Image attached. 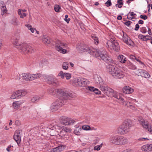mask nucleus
Returning <instances> with one entry per match:
<instances>
[{
	"instance_id": "obj_1",
	"label": "nucleus",
	"mask_w": 152,
	"mask_h": 152,
	"mask_svg": "<svg viewBox=\"0 0 152 152\" xmlns=\"http://www.w3.org/2000/svg\"><path fill=\"white\" fill-rule=\"evenodd\" d=\"M101 58L108 64L107 66V71L114 77L120 79L124 77L125 75L124 72L115 66V63L111 58Z\"/></svg>"
},
{
	"instance_id": "obj_2",
	"label": "nucleus",
	"mask_w": 152,
	"mask_h": 152,
	"mask_svg": "<svg viewBox=\"0 0 152 152\" xmlns=\"http://www.w3.org/2000/svg\"><path fill=\"white\" fill-rule=\"evenodd\" d=\"M78 51L81 52H86L94 57H109L104 51H101L99 49H94L88 47L83 43H78L76 45Z\"/></svg>"
},
{
	"instance_id": "obj_3",
	"label": "nucleus",
	"mask_w": 152,
	"mask_h": 152,
	"mask_svg": "<svg viewBox=\"0 0 152 152\" xmlns=\"http://www.w3.org/2000/svg\"><path fill=\"white\" fill-rule=\"evenodd\" d=\"M47 92L50 95L55 96L57 95L59 97L64 99H68L70 96V93L63 88L55 89L53 88H49L47 90Z\"/></svg>"
},
{
	"instance_id": "obj_4",
	"label": "nucleus",
	"mask_w": 152,
	"mask_h": 152,
	"mask_svg": "<svg viewBox=\"0 0 152 152\" xmlns=\"http://www.w3.org/2000/svg\"><path fill=\"white\" fill-rule=\"evenodd\" d=\"M132 125V122L130 120L127 119L125 120L123 124L118 128L117 130V133L121 135L127 134L130 131Z\"/></svg>"
},
{
	"instance_id": "obj_5",
	"label": "nucleus",
	"mask_w": 152,
	"mask_h": 152,
	"mask_svg": "<svg viewBox=\"0 0 152 152\" xmlns=\"http://www.w3.org/2000/svg\"><path fill=\"white\" fill-rule=\"evenodd\" d=\"M70 96L67 99L62 98L60 97L56 101L54 102L52 104L51 109L53 111H55L60 108L63 105L65 104L66 102V100L70 99L72 98V95L71 93H70Z\"/></svg>"
},
{
	"instance_id": "obj_6",
	"label": "nucleus",
	"mask_w": 152,
	"mask_h": 152,
	"mask_svg": "<svg viewBox=\"0 0 152 152\" xmlns=\"http://www.w3.org/2000/svg\"><path fill=\"white\" fill-rule=\"evenodd\" d=\"M17 48L20 52L24 54L32 53L34 52L36 50L30 45L24 43L17 45Z\"/></svg>"
},
{
	"instance_id": "obj_7",
	"label": "nucleus",
	"mask_w": 152,
	"mask_h": 152,
	"mask_svg": "<svg viewBox=\"0 0 152 152\" xmlns=\"http://www.w3.org/2000/svg\"><path fill=\"white\" fill-rule=\"evenodd\" d=\"M106 47L111 50L117 52L120 50V47L117 40L115 38H111L106 43Z\"/></svg>"
},
{
	"instance_id": "obj_8",
	"label": "nucleus",
	"mask_w": 152,
	"mask_h": 152,
	"mask_svg": "<svg viewBox=\"0 0 152 152\" xmlns=\"http://www.w3.org/2000/svg\"><path fill=\"white\" fill-rule=\"evenodd\" d=\"M72 80L75 84L78 87H83L89 84V81L87 79L83 78H74Z\"/></svg>"
},
{
	"instance_id": "obj_9",
	"label": "nucleus",
	"mask_w": 152,
	"mask_h": 152,
	"mask_svg": "<svg viewBox=\"0 0 152 152\" xmlns=\"http://www.w3.org/2000/svg\"><path fill=\"white\" fill-rule=\"evenodd\" d=\"M56 42V49L60 53L63 54L66 53V50L63 48H66L67 44L58 40Z\"/></svg>"
},
{
	"instance_id": "obj_10",
	"label": "nucleus",
	"mask_w": 152,
	"mask_h": 152,
	"mask_svg": "<svg viewBox=\"0 0 152 152\" xmlns=\"http://www.w3.org/2000/svg\"><path fill=\"white\" fill-rule=\"evenodd\" d=\"M113 96L118 99L119 100V102L122 105L124 106L127 105L128 107L133 109L132 107L133 108L134 107L132 105H130L129 106L127 105V102L124 99V96L122 94L117 92H115Z\"/></svg>"
},
{
	"instance_id": "obj_11",
	"label": "nucleus",
	"mask_w": 152,
	"mask_h": 152,
	"mask_svg": "<svg viewBox=\"0 0 152 152\" xmlns=\"http://www.w3.org/2000/svg\"><path fill=\"white\" fill-rule=\"evenodd\" d=\"M60 121L62 124L65 125H72L75 122L72 119L65 116L61 117Z\"/></svg>"
},
{
	"instance_id": "obj_12",
	"label": "nucleus",
	"mask_w": 152,
	"mask_h": 152,
	"mask_svg": "<svg viewBox=\"0 0 152 152\" xmlns=\"http://www.w3.org/2000/svg\"><path fill=\"white\" fill-rule=\"evenodd\" d=\"M47 79L48 83L54 86H58L59 84L57 79L53 75H50L48 76Z\"/></svg>"
},
{
	"instance_id": "obj_13",
	"label": "nucleus",
	"mask_w": 152,
	"mask_h": 152,
	"mask_svg": "<svg viewBox=\"0 0 152 152\" xmlns=\"http://www.w3.org/2000/svg\"><path fill=\"white\" fill-rule=\"evenodd\" d=\"M101 90L106 94L107 95H109L110 93H112L113 92V90L110 88L104 86L103 84L100 87Z\"/></svg>"
},
{
	"instance_id": "obj_14",
	"label": "nucleus",
	"mask_w": 152,
	"mask_h": 152,
	"mask_svg": "<svg viewBox=\"0 0 152 152\" xmlns=\"http://www.w3.org/2000/svg\"><path fill=\"white\" fill-rule=\"evenodd\" d=\"M123 32V41L127 45L133 46L134 45V43L133 41L128 37L127 34L124 32Z\"/></svg>"
},
{
	"instance_id": "obj_15",
	"label": "nucleus",
	"mask_w": 152,
	"mask_h": 152,
	"mask_svg": "<svg viewBox=\"0 0 152 152\" xmlns=\"http://www.w3.org/2000/svg\"><path fill=\"white\" fill-rule=\"evenodd\" d=\"M138 120L140 124L142 125L144 128L148 129L149 127V124L147 121L144 120L142 118H139Z\"/></svg>"
},
{
	"instance_id": "obj_16",
	"label": "nucleus",
	"mask_w": 152,
	"mask_h": 152,
	"mask_svg": "<svg viewBox=\"0 0 152 152\" xmlns=\"http://www.w3.org/2000/svg\"><path fill=\"white\" fill-rule=\"evenodd\" d=\"M120 136L117 135L111 136L110 138V143L116 145H119Z\"/></svg>"
},
{
	"instance_id": "obj_17",
	"label": "nucleus",
	"mask_w": 152,
	"mask_h": 152,
	"mask_svg": "<svg viewBox=\"0 0 152 152\" xmlns=\"http://www.w3.org/2000/svg\"><path fill=\"white\" fill-rule=\"evenodd\" d=\"M141 150L146 152H148L152 150V144H147L142 146L141 148Z\"/></svg>"
},
{
	"instance_id": "obj_18",
	"label": "nucleus",
	"mask_w": 152,
	"mask_h": 152,
	"mask_svg": "<svg viewBox=\"0 0 152 152\" xmlns=\"http://www.w3.org/2000/svg\"><path fill=\"white\" fill-rule=\"evenodd\" d=\"M29 77L30 80H33L36 79L40 78L42 76L40 73H36L35 74H30L28 75Z\"/></svg>"
},
{
	"instance_id": "obj_19",
	"label": "nucleus",
	"mask_w": 152,
	"mask_h": 152,
	"mask_svg": "<svg viewBox=\"0 0 152 152\" xmlns=\"http://www.w3.org/2000/svg\"><path fill=\"white\" fill-rule=\"evenodd\" d=\"M123 92L124 93L126 94H131L134 91V89L128 86H126L123 88Z\"/></svg>"
},
{
	"instance_id": "obj_20",
	"label": "nucleus",
	"mask_w": 152,
	"mask_h": 152,
	"mask_svg": "<svg viewBox=\"0 0 152 152\" xmlns=\"http://www.w3.org/2000/svg\"><path fill=\"white\" fill-rule=\"evenodd\" d=\"M42 40L43 43L45 44H50L52 41L51 38L45 35L43 36L42 38Z\"/></svg>"
},
{
	"instance_id": "obj_21",
	"label": "nucleus",
	"mask_w": 152,
	"mask_h": 152,
	"mask_svg": "<svg viewBox=\"0 0 152 152\" xmlns=\"http://www.w3.org/2000/svg\"><path fill=\"white\" fill-rule=\"evenodd\" d=\"M95 83L99 87L102 85L104 83L101 77L100 76H97L94 78Z\"/></svg>"
},
{
	"instance_id": "obj_22",
	"label": "nucleus",
	"mask_w": 152,
	"mask_h": 152,
	"mask_svg": "<svg viewBox=\"0 0 152 152\" xmlns=\"http://www.w3.org/2000/svg\"><path fill=\"white\" fill-rule=\"evenodd\" d=\"M128 142L127 139L122 136H120L119 140V145H125Z\"/></svg>"
},
{
	"instance_id": "obj_23",
	"label": "nucleus",
	"mask_w": 152,
	"mask_h": 152,
	"mask_svg": "<svg viewBox=\"0 0 152 152\" xmlns=\"http://www.w3.org/2000/svg\"><path fill=\"white\" fill-rule=\"evenodd\" d=\"M139 39H142L143 41H147L148 40H150L152 37L151 36L148 35L144 36L142 34H140L138 36Z\"/></svg>"
},
{
	"instance_id": "obj_24",
	"label": "nucleus",
	"mask_w": 152,
	"mask_h": 152,
	"mask_svg": "<svg viewBox=\"0 0 152 152\" xmlns=\"http://www.w3.org/2000/svg\"><path fill=\"white\" fill-rule=\"evenodd\" d=\"M42 96H33L31 99V101L32 102L35 103L38 102L40 99L42 98Z\"/></svg>"
},
{
	"instance_id": "obj_25",
	"label": "nucleus",
	"mask_w": 152,
	"mask_h": 152,
	"mask_svg": "<svg viewBox=\"0 0 152 152\" xmlns=\"http://www.w3.org/2000/svg\"><path fill=\"white\" fill-rule=\"evenodd\" d=\"M48 128L52 130L59 129L60 128L58 124H50L48 126Z\"/></svg>"
},
{
	"instance_id": "obj_26",
	"label": "nucleus",
	"mask_w": 152,
	"mask_h": 152,
	"mask_svg": "<svg viewBox=\"0 0 152 152\" xmlns=\"http://www.w3.org/2000/svg\"><path fill=\"white\" fill-rule=\"evenodd\" d=\"M29 75V73H23L22 74L20 78L25 80H30V78L28 76Z\"/></svg>"
},
{
	"instance_id": "obj_27",
	"label": "nucleus",
	"mask_w": 152,
	"mask_h": 152,
	"mask_svg": "<svg viewBox=\"0 0 152 152\" xmlns=\"http://www.w3.org/2000/svg\"><path fill=\"white\" fill-rule=\"evenodd\" d=\"M13 138L18 144L20 142L21 140V136L18 135L17 133H15L13 136Z\"/></svg>"
},
{
	"instance_id": "obj_28",
	"label": "nucleus",
	"mask_w": 152,
	"mask_h": 152,
	"mask_svg": "<svg viewBox=\"0 0 152 152\" xmlns=\"http://www.w3.org/2000/svg\"><path fill=\"white\" fill-rule=\"evenodd\" d=\"M91 37L92 39V41H94L95 44L96 45L98 44L99 41L98 37L96 36L95 35H91Z\"/></svg>"
},
{
	"instance_id": "obj_29",
	"label": "nucleus",
	"mask_w": 152,
	"mask_h": 152,
	"mask_svg": "<svg viewBox=\"0 0 152 152\" xmlns=\"http://www.w3.org/2000/svg\"><path fill=\"white\" fill-rule=\"evenodd\" d=\"M82 130V128L80 126L76 127L74 131V133L76 135H80Z\"/></svg>"
},
{
	"instance_id": "obj_30",
	"label": "nucleus",
	"mask_w": 152,
	"mask_h": 152,
	"mask_svg": "<svg viewBox=\"0 0 152 152\" xmlns=\"http://www.w3.org/2000/svg\"><path fill=\"white\" fill-rule=\"evenodd\" d=\"M23 11V10L19 9L18 10V14L20 16V18H23L24 17L26 16V14L22 12Z\"/></svg>"
},
{
	"instance_id": "obj_31",
	"label": "nucleus",
	"mask_w": 152,
	"mask_h": 152,
	"mask_svg": "<svg viewBox=\"0 0 152 152\" xmlns=\"http://www.w3.org/2000/svg\"><path fill=\"white\" fill-rule=\"evenodd\" d=\"M128 65L129 68L131 69L134 70L137 67L135 65L131 63L130 61H127Z\"/></svg>"
},
{
	"instance_id": "obj_32",
	"label": "nucleus",
	"mask_w": 152,
	"mask_h": 152,
	"mask_svg": "<svg viewBox=\"0 0 152 152\" xmlns=\"http://www.w3.org/2000/svg\"><path fill=\"white\" fill-rule=\"evenodd\" d=\"M144 72H145V70L140 69L137 70L136 71V73L138 75H140L142 77V74H143Z\"/></svg>"
},
{
	"instance_id": "obj_33",
	"label": "nucleus",
	"mask_w": 152,
	"mask_h": 152,
	"mask_svg": "<svg viewBox=\"0 0 152 152\" xmlns=\"http://www.w3.org/2000/svg\"><path fill=\"white\" fill-rule=\"evenodd\" d=\"M20 102L19 101L13 103V106L15 109H17L20 106Z\"/></svg>"
},
{
	"instance_id": "obj_34",
	"label": "nucleus",
	"mask_w": 152,
	"mask_h": 152,
	"mask_svg": "<svg viewBox=\"0 0 152 152\" xmlns=\"http://www.w3.org/2000/svg\"><path fill=\"white\" fill-rule=\"evenodd\" d=\"M1 10L2 13L1 14L2 15H4L5 14L7 11V8L5 6H3L1 7Z\"/></svg>"
},
{
	"instance_id": "obj_35",
	"label": "nucleus",
	"mask_w": 152,
	"mask_h": 152,
	"mask_svg": "<svg viewBox=\"0 0 152 152\" xmlns=\"http://www.w3.org/2000/svg\"><path fill=\"white\" fill-rule=\"evenodd\" d=\"M142 74V77L145 78H148L150 77L149 74L145 70V72H144L143 74Z\"/></svg>"
},
{
	"instance_id": "obj_36",
	"label": "nucleus",
	"mask_w": 152,
	"mask_h": 152,
	"mask_svg": "<svg viewBox=\"0 0 152 152\" xmlns=\"http://www.w3.org/2000/svg\"><path fill=\"white\" fill-rule=\"evenodd\" d=\"M71 131V129L66 127H64L61 131V132H69Z\"/></svg>"
},
{
	"instance_id": "obj_37",
	"label": "nucleus",
	"mask_w": 152,
	"mask_h": 152,
	"mask_svg": "<svg viewBox=\"0 0 152 152\" xmlns=\"http://www.w3.org/2000/svg\"><path fill=\"white\" fill-rule=\"evenodd\" d=\"M82 129L86 131L90 130L91 127L88 125H84L82 126Z\"/></svg>"
},
{
	"instance_id": "obj_38",
	"label": "nucleus",
	"mask_w": 152,
	"mask_h": 152,
	"mask_svg": "<svg viewBox=\"0 0 152 152\" xmlns=\"http://www.w3.org/2000/svg\"><path fill=\"white\" fill-rule=\"evenodd\" d=\"M69 64L67 62H64L62 65V68L63 69L67 70L68 68Z\"/></svg>"
},
{
	"instance_id": "obj_39",
	"label": "nucleus",
	"mask_w": 152,
	"mask_h": 152,
	"mask_svg": "<svg viewBox=\"0 0 152 152\" xmlns=\"http://www.w3.org/2000/svg\"><path fill=\"white\" fill-rule=\"evenodd\" d=\"M103 145V143H102L99 145H96L95 146L94 148V149L95 150H97V151H99L101 149Z\"/></svg>"
},
{
	"instance_id": "obj_40",
	"label": "nucleus",
	"mask_w": 152,
	"mask_h": 152,
	"mask_svg": "<svg viewBox=\"0 0 152 152\" xmlns=\"http://www.w3.org/2000/svg\"><path fill=\"white\" fill-rule=\"evenodd\" d=\"M54 9L55 11L57 12H60L61 9L60 7L58 5H55L54 7Z\"/></svg>"
},
{
	"instance_id": "obj_41",
	"label": "nucleus",
	"mask_w": 152,
	"mask_h": 152,
	"mask_svg": "<svg viewBox=\"0 0 152 152\" xmlns=\"http://www.w3.org/2000/svg\"><path fill=\"white\" fill-rule=\"evenodd\" d=\"M64 77H66L67 80H69L71 77V75L68 73H65Z\"/></svg>"
},
{
	"instance_id": "obj_42",
	"label": "nucleus",
	"mask_w": 152,
	"mask_h": 152,
	"mask_svg": "<svg viewBox=\"0 0 152 152\" xmlns=\"http://www.w3.org/2000/svg\"><path fill=\"white\" fill-rule=\"evenodd\" d=\"M65 73L62 71H60L58 74V76L60 77L61 78L63 79L64 77Z\"/></svg>"
},
{
	"instance_id": "obj_43",
	"label": "nucleus",
	"mask_w": 152,
	"mask_h": 152,
	"mask_svg": "<svg viewBox=\"0 0 152 152\" xmlns=\"http://www.w3.org/2000/svg\"><path fill=\"white\" fill-rule=\"evenodd\" d=\"M18 39L15 38L13 41V43L15 45V47L17 48V45H20L21 44H19L18 42Z\"/></svg>"
},
{
	"instance_id": "obj_44",
	"label": "nucleus",
	"mask_w": 152,
	"mask_h": 152,
	"mask_svg": "<svg viewBox=\"0 0 152 152\" xmlns=\"http://www.w3.org/2000/svg\"><path fill=\"white\" fill-rule=\"evenodd\" d=\"M105 4L106 5L107 7H109L111 6L112 3L111 0H108L105 3Z\"/></svg>"
},
{
	"instance_id": "obj_45",
	"label": "nucleus",
	"mask_w": 152,
	"mask_h": 152,
	"mask_svg": "<svg viewBox=\"0 0 152 152\" xmlns=\"http://www.w3.org/2000/svg\"><path fill=\"white\" fill-rule=\"evenodd\" d=\"M12 23L15 25H17L18 23L16 18H14L12 19Z\"/></svg>"
},
{
	"instance_id": "obj_46",
	"label": "nucleus",
	"mask_w": 152,
	"mask_h": 152,
	"mask_svg": "<svg viewBox=\"0 0 152 152\" xmlns=\"http://www.w3.org/2000/svg\"><path fill=\"white\" fill-rule=\"evenodd\" d=\"M120 61L122 63H125L126 61V58H120Z\"/></svg>"
},
{
	"instance_id": "obj_47",
	"label": "nucleus",
	"mask_w": 152,
	"mask_h": 152,
	"mask_svg": "<svg viewBox=\"0 0 152 152\" xmlns=\"http://www.w3.org/2000/svg\"><path fill=\"white\" fill-rule=\"evenodd\" d=\"M124 1L123 0H118L117 2L119 6H122L124 4Z\"/></svg>"
},
{
	"instance_id": "obj_48",
	"label": "nucleus",
	"mask_w": 152,
	"mask_h": 152,
	"mask_svg": "<svg viewBox=\"0 0 152 152\" xmlns=\"http://www.w3.org/2000/svg\"><path fill=\"white\" fill-rule=\"evenodd\" d=\"M140 31L142 33H145L147 31L146 28L144 27L141 28Z\"/></svg>"
},
{
	"instance_id": "obj_49",
	"label": "nucleus",
	"mask_w": 152,
	"mask_h": 152,
	"mask_svg": "<svg viewBox=\"0 0 152 152\" xmlns=\"http://www.w3.org/2000/svg\"><path fill=\"white\" fill-rule=\"evenodd\" d=\"M57 148H58V151L60 152L64 149V147L63 146H59L57 147Z\"/></svg>"
},
{
	"instance_id": "obj_50",
	"label": "nucleus",
	"mask_w": 152,
	"mask_h": 152,
	"mask_svg": "<svg viewBox=\"0 0 152 152\" xmlns=\"http://www.w3.org/2000/svg\"><path fill=\"white\" fill-rule=\"evenodd\" d=\"M68 15H66L65 16L64 20L65 21H66L67 23H68L70 20V19L69 18H68Z\"/></svg>"
},
{
	"instance_id": "obj_51",
	"label": "nucleus",
	"mask_w": 152,
	"mask_h": 152,
	"mask_svg": "<svg viewBox=\"0 0 152 152\" xmlns=\"http://www.w3.org/2000/svg\"><path fill=\"white\" fill-rule=\"evenodd\" d=\"M18 97V96L16 95L15 92L11 95V98L12 99H15Z\"/></svg>"
},
{
	"instance_id": "obj_52",
	"label": "nucleus",
	"mask_w": 152,
	"mask_h": 152,
	"mask_svg": "<svg viewBox=\"0 0 152 152\" xmlns=\"http://www.w3.org/2000/svg\"><path fill=\"white\" fill-rule=\"evenodd\" d=\"M140 17L141 18H142L144 20H145L148 18V16L145 15H140Z\"/></svg>"
},
{
	"instance_id": "obj_53",
	"label": "nucleus",
	"mask_w": 152,
	"mask_h": 152,
	"mask_svg": "<svg viewBox=\"0 0 152 152\" xmlns=\"http://www.w3.org/2000/svg\"><path fill=\"white\" fill-rule=\"evenodd\" d=\"M132 22L130 21H127L124 23V24L127 26H129Z\"/></svg>"
},
{
	"instance_id": "obj_54",
	"label": "nucleus",
	"mask_w": 152,
	"mask_h": 152,
	"mask_svg": "<svg viewBox=\"0 0 152 152\" xmlns=\"http://www.w3.org/2000/svg\"><path fill=\"white\" fill-rule=\"evenodd\" d=\"M21 92V90L15 92V94L18 96V97H19L20 96H21L20 93Z\"/></svg>"
},
{
	"instance_id": "obj_55",
	"label": "nucleus",
	"mask_w": 152,
	"mask_h": 152,
	"mask_svg": "<svg viewBox=\"0 0 152 152\" xmlns=\"http://www.w3.org/2000/svg\"><path fill=\"white\" fill-rule=\"evenodd\" d=\"M21 92L20 93L21 96H24L27 94V92L26 91L22 90H21Z\"/></svg>"
},
{
	"instance_id": "obj_56",
	"label": "nucleus",
	"mask_w": 152,
	"mask_h": 152,
	"mask_svg": "<svg viewBox=\"0 0 152 152\" xmlns=\"http://www.w3.org/2000/svg\"><path fill=\"white\" fill-rule=\"evenodd\" d=\"M88 88L90 91H94V90H95V88H94L93 87L88 86Z\"/></svg>"
},
{
	"instance_id": "obj_57",
	"label": "nucleus",
	"mask_w": 152,
	"mask_h": 152,
	"mask_svg": "<svg viewBox=\"0 0 152 152\" xmlns=\"http://www.w3.org/2000/svg\"><path fill=\"white\" fill-rule=\"evenodd\" d=\"M22 132V131L20 130H17L15 132V133H17L18 135L21 136V134Z\"/></svg>"
},
{
	"instance_id": "obj_58",
	"label": "nucleus",
	"mask_w": 152,
	"mask_h": 152,
	"mask_svg": "<svg viewBox=\"0 0 152 152\" xmlns=\"http://www.w3.org/2000/svg\"><path fill=\"white\" fill-rule=\"evenodd\" d=\"M94 91L96 94H100V91H99V90H98V89H97L96 88H95V90H94Z\"/></svg>"
},
{
	"instance_id": "obj_59",
	"label": "nucleus",
	"mask_w": 152,
	"mask_h": 152,
	"mask_svg": "<svg viewBox=\"0 0 152 152\" xmlns=\"http://www.w3.org/2000/svg\"><path fill=\"white\" fill-rule=\"evenodd\" d=\"M15 124L17 126H19L20 124V122L19 120H16L15 122Z\"/></svg>"
},
{
	"instance_id": "obj_60",
	"label": "nucleus",
	"mask_w": 152,
	"mask_h": 152,
	"mask_svg": "<svg viewBox=\"0 0 152 152\" xmlns=\"http://www.w3.org/2000/svg\"><path fill=\"white\" fill-rule=\"evenodd\" d=\"M148 140L149 139L147 138H140L138 139V140L139 141H145L146 140Z\"/></svg>"
},
{
	"instance_id": "obj_61",
	"label": "nucleus",
	"mask_w": 152,
	"mask_h": 152,
	"mask_svg": "<svg viewBox=\"0 0 152 152\" xmlns=\"http://www.w3.org/2000/svg\"><path fill=\"white\" fill-rule=\"evenodd\" d=\"M140 26L138 24H137L135 25V27L134 28V30L135 31H138L139 28Z\"/></svg>"
},
{
	"instance_id": "obj_62",
	"label": "nucleus",
	"mask_w": 152,
	"mask_h": 152,
	"mask_svg": "<svg viewBox=\"0 0 152 152\" xmlns=\"http://www.w3.org/2000/svg\"><path fill=\"white\" fill-rule=\"evenodd\" d=\"M121 152H132V151L130 149L125 150Z\"/></svg>"
},
{
	"instance_id": "obj_63",
	"label": "nucleus",
	"mask_w": 152,
	"mask_h": 152,
	"mask_svg": "<svg viewBox=\"0 0 152 152\" xmlns=\"http://www.w3.org/2000/svg\"><path fill=\"white\" fill-rule=\"evenodd\" d=\"M148 131L151 134H152V126L150 128L149 127L148 129Z\"/></svg>"
},
{
	"instance_id": "obj_64",
	"label": "nucleus",
	"mask_w": 152,
	"mask_h": 152,
	"mask_svg": "<svg viewBox=\"0 0 152 152\" xmlns=\"http://www.w3.org/2000/svg\"><path fill=\"white\" fill-rule=\"evenodd\" d=\"M30 30L32 33H33L34 32V31L36 30V29L34 28H31Z\"/></svg>"
}]
</instances>
